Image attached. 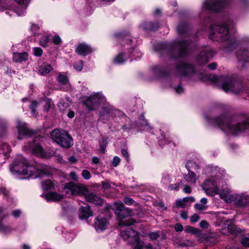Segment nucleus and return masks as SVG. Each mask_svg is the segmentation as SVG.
<instances>
[{
  "label": "nucleus",
  "mask_w": 249,
  "mask_h": 249,
  "mask_svg": "<svg viewBox=\"0 0 249 249\" xmlns=\"http://www.w3.org/2000/svg\"><path fill=\"white\" fill-rule=\"evenodd\" d=\"M10 171L13 174H22L25 176L24 178L26 179L31 177L36 178L39 177L52 175L50 169L46 167L36 169L34 166L28 165L26 159L21 156H18L13 163Z\"/></svg>",
  "instance_id": "obj_1"
},
{
  "label": "nucleus",
  "mask_w": 249,
  "mask_h": 249,
  "mask_svg": "<svg viewBox=\"0 0 249 249\" xmlns=\"http://www.w3.org/2000/svg\"><path fill=\"white\" fill-rule=\"evenodd\" d=\"M237 120L239 122L235 123L232 119L221 116L216 119L215 122L222 130L232 134H236L249 128V118L247 116L238 117Z\"/></svg>",
  "instance_id": "obj_2"
},
{
  "label": "nucleus",
  "mask_w": 249,
  "mask_h": 249,
  "mask_svg": "<svg viewBox=\"0 0 249 249\" xmlns=\"http://www.w3.org/2000/svg\"><path fill=\"white\" fill-rule=\"evenodd\" d=\"M215 83L223 82L222 88L225 91H231L235 94L242 93L244 91L242 83L239 81L233 80L230 78L224 79L223 77L214 75L210 78Z\"/></svg>",
  "instance_id": "obj_3"
},
{
  "label": "nucleus",
  "mask_w": 249,
  "mask_h": 249,
  "mask_svg": "<svg viewBox=\"0 0 249 249\" xmlns=\"http://www.w3.org/2000/svg\"><path fill=\"white\" fill-rule=\"evenodd\" d=\"M51 135L53 141L63 147L70 148L73 145L72 138L65 131L54 129Z\"/></svg>",
  "instance_id": "obj_4"
},
{
  "label": "nucleus",
  "mask_w": 249,
  "mask_h": 249,
  "mask_svg": "<svg viewBox=\"0 0 249 249\" xmlns=\"http://www.w3.org/2000/svg\"><path fill=\"white\" fill-rule=\"evenodd\" d=\"M210 38L217 41L227 40L229 37V30L226 24H217L211 27Z\"/></svg>",
  "instance_id": "obj_5"
},
{
  "label": "nucleus",
  "mask_w": 249,
  "mask_h": 249,
  "mask_svg": "<svg viewBox=\"0 0 249 249\" xmlns=\"http://www.w3.org/2000/svg\"><path fill=\"white\" fill-rule=\"evenodd\" d=\"M65 192L69 195H87L89 190L86 185L81 183H74L70 182L65 184Z\"/></svg>",
  "instance_id": "obj_6"
},
{
  "label": "nucleus",
  "mask_w": 249,
  "mask_h": 249,
  "mask_svg": "<svg viewBox=\"0 0 249 249\" xmlns=\"http://www.w3.org/2000/svg\"><path fill=\"white\" fill-rule=\"evenodd\" d=\"M106 100L101 93H96L90 95L84 102L85 105L89 110L96 109V108L104 105Z\"/></svg>",
  "instance_id": "obj_7"
},
{
  "label": "nucleus",
  "mask_w": 249,
  "mask_h": 249,
  "mask_svg": "<svg viewBox=\"0 0 249 249\" xmlns=\"http://www.w3.org/2000/svg\"><path fill=\"white\" fill-rule=\"evenodd\" d=\"M230 0H206L203 4V8L215 12L224 7Z\"/></svg>",
  "instance_id": "obj_8"
},
{
  "label": "nucleus",
  "mask_w": 249,
  "mask_h": 249,
  "mask_svg": "<svg viewBox=\"0 0 249 249\" xmlns=\"http://www.w3.org/2000/svg\"><path fill=\"white\" fill-rule=\"evenodd\" d=\"M219 186V180L211 178L205 181L203 185V188L207 195L213 196L218 193Z\"/></svg>",
  "instance_id": "obj_9"
},
{
  "label": "nucleus",
  "mask_w": 249,
  "mask_h": 249,
  "mask_svg": "<svg viewBox=\"0 0 249 249\" xmlns=\"http://www.w3.org/2000/svg\"><path fill=\"white\" fill-rule=\"evenodd\" d=\"M177 72L179 76H192L196 74L192 65L185 62H179L177 66Z\"/></svg>",
  "instance_id": "obj_10"
},
{
  "label": "nucleus",
  "mask_w": 249,
  "mask_h": 249,
  "mask_svg": "<svg viewBox=\"0 0 249 249\" xmlns=\"http://www.w3.org/2000/svg\"><path fill=\"white\" fill-rule=\"evenodd\" d=\"M220 197L228 203H231L236 201L237 198L242 197L238 194H233L229 188H225L222 190H219L218 193Z\"/></svg>",
  "instance_id": "obj_11"
},
{
  "label": "nucleus",
  "mask_w": 249,
  "mask_h": 249,
  "mask_svg": "<svg viewBox=\"0 0 249 249\" xmlns=\"http://www.w3.org/2000/svg\"><path fill=\"white\" fill-rule=\"evenodd\" d=\"M121 236L125 240L129 242H135L139 238L138 232L131 228L122 230L120 232Z\"/></svg>",
  "instance_id": "obj_12"
},
{
  "label": "nucleus",
  "mask_w": 249,
  "mask_h": 249,
  "mask_svg": "<svg viewBox=\"0 0 249 249\" xmlns=\"http://www.w3.org/2000/svg\"><path fill=\"white\" fill-rule=\"evenodd\" d=\"M114 206L116 210L119 211V215L122 218L132 214V210L128 208H125L122 203L116 202L114 203Z\"/></svg>",
  "instance_id": "obj_13"
},
{
  "label": "nucleus",
  "mask_w": 249,
  "mask_h": 249,
  "mask_svg": "<svg viewBox=\"0 0 249 249\" xmlns=\"http://www.w3.org/2000/svg\"><path fill=\"white\" fill-rule=\"evenodd\" d=\"M91 47L85 43L79 44L76 49L75 52L82 56H86L93 51Z\"/></svg>",
  "instance_id": "obj_14"
},
{
  "label": "nucleus",
  "mask_w": 249,
  "mask_h": 249,
  "mask_svg": "<svg viewBox=\"0 0 249 249\" xmlns=\"http://www.w3.org/2000/svg\"><path fill=\"white\" fill-rule=\"evenodd\" d=\"M86 199L87 201L92 202L95 205L103 206L104 204H106L104 200L101 196L93 193L88 194L86 196Z\"/></svg>",
  "instance_id": "obj_15"
},
{
  "label": "nucleus",
  "mask_w": 249,
  "mask_h": 249,
  "mask_svg": "<svg viewBox=\"0 0 249 249\" xmlns=\"http://www.w3.org/2000/svg\"><path fill=\"white\" fill-rule=\"evenodd\" d=\"M17 128L18 132V139L20 140L22 139L21 136H29L31 134V132L28 130L26 126V124L24 123L20 122L19 120H18Z\"/></svg>",
  "instance_id": "obj_16"
},
{
  "label": "nucleus",
  "mask_w": 249,
  "mask_h": 249,
  "mask_svg": "<svg viewBox=\"0 0 249 249\" xmlns=\"http://www.w3.org/2000/svg\"><path fill=\"white\" fill-rule=\"evenodd\" d=\"M107 220L106 218L98 217L96 218L94 227L98 232L103 231L107 228Z\"/></svg>",
  "instance_id": "obj_17"
},
{
  "label": "nucleus",
  "mask_w": 249,
  "mask_h": 249,
  "mask_svg": "<svg viewBox=\"0 0 249 249\" xmlns=\"http://www.w3.org/2000/svg\"><path fill=\"white\" fill-rule=\"evenodd\" d=\"M48 201H59L63 198V196L55 192H50L42 196Z\"/></svg>",
  "instance_id": "obj_18"
},
{
  "label": "nucleus",
  "mask_w": 249,
  "mask_h": 249,
  "mask_svg": "<svg viewBox=\"0 0 249 249\" xmlns=\"http://www.w3.org/2000/svg\"><path fill=\"white\" fill-rule=\"evenodd\" d=\"M31 149L33 152L36 156L43 158H48L47 154L43 150V148L40 144H34L32 146Z\"/></svg>",
  "instance_id": "obj_19"
},
{
  "label": "nucleus",
  "mask_w": 249,
  "mask_h": 249,
  "mask_svg": "<svg viewBox=\"0 0 249 249\" xmlns=\"http://www.w3.org/2000/svg\"><path fill=\"white\" fill-rule=\"evenodd\" d=\"M92 212L89 206L82 207L79 209V217L81 219H87L92 216Z\"/></svg>",
  "instance_id": "obj_20"
},
{
  "label": "nucleus",
  "mask_w": 249,
  "mask_h": 249,
  "mask_svg": "<svg viewBox=\"0 0 249 249\" xmlns=\"http://www.w3.org/2000/svg\"><path fill=\"white\" fill-rule=\"evenodd\" d=\"M10 147L7 143H2L0 145V159L5 160L10 152Z\"/></svg>",
  "instance_id": "obj_21"
},
{
  "label": "nucleus",
  "mask_w": 249,
  "mask_h": 249,
  "mask_svg": "<svg viewBox=\"0 0 249 249\" xmlns=\"http://www.w3.org/2000/svg\"><path fill=\"white\" fill-rule=\"evenodd\" d=\"M210 53H206V52H202L197 56L196 60L200 64H203L207 63L210 58L212 57Z\"/></svg>",
  "instance_id": "obj_22"
},
{
  "label": "nucleus",
  "mask_w": 249,
  "mask_h": 249,
  "mask_svg": "<svg viewBox=\"0 0 249 249\" xmlns=\"http://www.w3.org/2000/svg\"><path fill=\"white\" fill-rule=\"evenodd\" d=\"M28 58V55L26 53H14L13 55V60L15 62H21L26 61Z\"/></svg>",
  "instance_id": "obj_23"
},
{
  "label": "nucleus",
  "mask_w": 249,
  "mask_h": 249,
  "mask_svg": "<svg viewBox=\"0 0 249 249\" xmlns=\"http://www.w3.org/2000/svg\"><path fill=\"white\" fill-rule=\"evenodd\" d=\"M176 48L179 51L178 56H181L185 54L186 51L188 48V44L184 41H180L177 43Z\"/></svg>",
  "instance_id": "obj_24"
},
{
  "label": "nucleus",
  "mask_w": 249,
  "mask_h": 249,
  "mask_svg": "<svg viewBox=\"0 0 249 249\" xmlns=\"http://www.w3.org/2000/svg\"><path fill=\"white\" fill-rule=\"evenodd\" d=\"M52 66L47 63H43L39 67L38 72L42 75H45L53 70Z\"/></svg>",
  "instance_id": "obj_25"
},
{
  "label": "nucleus",
  "mask_w": 249,
  "mask_h": 249,
  "mask_svg": "<svg viewBox=\"0 0 249 249\" xmlns=\"http://www.w3.org/2000/svg\"><path fill=\"white\" fill-rule=\"evenodd\" d=\"M140 27L145 30H156L159 26L157 23H153L151 22H144L141 24Z\"/></svg>",
  "instance_id": "obj_26"
},
{
  "label": "nucleus",
  "mask_w": 249,
  "mask_h": 249,
  "mask_svg": "<svg viewBox=\"0 0 249 249\" xmlns=\"http://www.w3.org/2000/svg\"><path fill=\"white\" fill-rule=\"evenodd\" d=\"M184 178L188 182L195 183L198 177L193 172L188 171V174L184 176Z\"/></svg>",
  "instance_id": "obj_27"
},
{
  "label": "nucleus",
  "mask_w": 249,
  "mask_h": 249,
  "mask_svg": "<svg viewBox=\"0 0 249 249\" xmlns=\"http://www.w3.org/2000/svg\"><path fill=\"white\" fill-rule=\"evenodd\" d=\"M42 187L43 190H50L54 187V183L50 179L45 180L42 182Z\"/></svg>",
  "instance_id": "obj_28"
},
{
  "label": "nucleus",
  "mask_w": 249,
  "mask_h": 249,
  "mask_svg": "<svg viewBox=\"0 0 249 249\" xmlns=\"http://www.w3.org/2000/svg\"><path fill=\"white\" fill-rule=\"evenodd\" d=\"M57 80L61 84V85L66 86L67 88L70 87V84L69 83L68 77L64 75L60 74L57 78Z\"/></svg>",
  "instance_id": "obj_29"
},
{
  "label": "nucleus",
  "mask_w": 249,
  "mask_h": 249,
  "mask_svg": "<svg viewBox=\"0 0 249 249\" xmlns=\"http://www.w3.org/2000/svg\"><path fill=\"white\" fill-rule=\"evenodd\" d=\"M136 222L135 219L130 218L125 220H122L119 222L120 226H127L134 224Z\"/></svg>",
  "instance_id": "obj_30"
},
{
  "label": "nucleus",
  "mask_w": 249,
  "mask_h": 249,
  "mask_svg": "<svg viewBox=\"0 0 249 249\" xmlns=\"http://www.w3.org/2000/svg\"><path fill=\"white\" fill-rule=\"evenodd\" d=\"M227 223H230V224H225L224 228L227 229L229 233H234L235 231H237L236 226L234 224L231 223V221H228Z\"/></svg>",
  "instance_id": "obj_31"
},
{
  "label": "nucleus",
  "mask_w": 249,
  "mask_h": 249,
  "mask_svg": "<svg viewBox=\"0 0 249 249\" xmlns=\"http://www.w3.org/2000/svg\"><path fill=\"white\" fill-rule=\"evenodd\" d=\"M125 61V54L123 53H121L115 57V58L114 59L113 62L117 64H122Z\"/></svg>",
  "instance_id": "obj_32"
},
{
  "label": "nucleus",
  "mask_w": 249,
  "mask_h": 249,
  "mask_svg": "<svg viewBox=\"0 0 249 249\" xmlns=\"http://www.w3.org/2000/svg\"><path fill=\"white\" fill-rule=\"evenodd\" d=\"M11 230L12 229L9 226L5 225L2 222H0V232L7 234L11 232Z\"/></svg>",
  "instance_id": "obj_33"
},
{
  "label": "nucleus",
  "mask_w": 249,
  "mask_h": 249,
  "mask_svg": "<svg viewBox=\"0 0 249 249\" xmlns=\"http://www.w3.org/2000/svg\"><path fill=\"white\" fill-rule=\"evenodd\" d=\"M186 167L187 168L188 171H190L191 169L196 170L200 168L199 166L192 160H189L187 162L186 165Z\"/></svg>",
  "instance_id": "obj_34"
},
{
  "label": "nucleus",
  "mask_w": 249,
  "mask_h": 249,
  "mask_svg": "<svg viewBox=\"0 0 249 249\" xmlns=\"http://www.w3.org/2000/svg\"><path fill=\"white\" fill-rule=\"evenodd\" d=\"M185 231L186 232L191 233L194 234H199L200 231L196 228L190 226H188L185 227Z\"/></svg>",
  "instance_id": "obj_35"
},
{
  "label": "nucleus",
  "mask_w": 249,
  "mask_h": 249,
  "mask_svg": "<svg viewBox=\"0 0 249 249\" xmlns=\"http://www.w3.org/2000/svg\"><path fill=\"white\" fill-rule=\"evenodd\" d=\"M58 107L61 111H64L69 107V103L68 102L61 100L59 102Z\"/></svg>",
  "instance_id": "obj_36"
},
{
  "label": "nucleus",
  "mask_w": 249,
  "mask_h": 249,
  "mask_svg": "<svg viewBox=\"0 0 249 249\" xmlns=\"http://www.w3.org/2000/svg\"><path fill=\"white\" fill-rule=\"evenodd\" d=\"M134 249H146V248H144V243L141 241L138 238L134 242Z\"/></svg>",
  "instance_id": "obj_37"
},
{
  "label": "nucleus",
  "mask_w": 249,
  "mask_h": 249,
  "mask_svg": "<svg viewBox=\"0 0 249 249\" xmlns=\"http://www.w3.org/2000/svg\"><path fill=\"white\" fill-rule=\"evenodd\" d=\"M49 40V36L48 35L43 36L40 40V44L42 47H46Z\"/></svg>",
  "instance_id": "obj_38"
},
{
  "label": "nucleus",
  "mask_w": 249,
  "mask_h": 249,
  "mask_svg": "<svg viewBox=\"0 0 249 249\" xmlns=\"http://www.w3.org/2000/svg\"><path fill=\"white\" fill-rule=\"evenodd\" d=\"M240 196H242V197H239L237 198L236 201H233V202H235L236 203H238L239 204H245L247 202V198L246 196L244 195H239Z\"/></svg>",
  "instance_id": "obj_39"
},
{
  "label": "nucleus",
  "mask_w": 249,
  "mask_h": 249,
  "mask_svg": "<svg viewBox=\"0 0 249 249\" xmlns=\"http://www.w3.org/2000/svg\"><path fill=\"white\" fill-rule=\"evenodd\" d=\"M148 236L151 240H156L160 237V233L159 231L150 232L149 233Z\"/></svg>",
  "instance_id": "obj_40"
},
{
  "label": "nucleus",
  "mask_w": 249,
  "mask_h": 249,
  "mask_svg": "<svg viewBox=\"0 0 249 249\" xmlns=\"http://www.w3.org/2000/svg\"><path fill=\"white\" fill-rule=\"evenodd\" d=\"M52 42L54 44L58 45L62 43V40L59 36L55 35L52 38Z\"/></svg>",
  "instance_id": "obj_41"
},
{
  "label": "nucleus",
  "mask_w": 249,
  "mask_h": 249,
  "mask_svg": "<svg viewBox=\"0 0 249 249\" xmlns=\"http://www.w3.org/2000/svg\"><path fill=\"white\" fill-rule=\"evenodd\" d=\"M83 61L80 60L75 63L74 67L75 69L77 71H81L83 69Z\"/></svg>",
  "instance_id": "obj_42"
},
{
  "label": "nucleus",
  "mask_w": 249,
  "mask_h": 249,
  "mask_svg": "<svg viewBox=\"0 0 249 249\" xmlns=\"http://www.w3.org/2000/svg\"><path fill=\"white\" fill-rule=\"evenodd\" d=\"M195 208L198 211H202L206 210L207 206L202 204L196 203L195 205Z\"/></svg>",
  "instance_id": "obj_43"
},
{
  "label": "nucleus",
  "mask_w": 249,
  "mask_h": 249,
  "mask_svg": "<svg viewBox=\"0 0 249 249\" xmlns=\"http://www.w3.org/2000/svg\"><path fill=\"white\" fill-rule=\"evenodd\" d=\"M82 177L86 179V180H88L90 178H91V175H90V172L87 170H84L83 171H82Z\"/></svg>",
  "instance_id": "obj_44"
},
{
  "label": "nucleus",
  "mask_w": 249,
  "mask_h": 249,
  "mask_svg": "<svg viewBox=\"0 0 249 249\" xmlns=\"http://www.w3.org/2000/svg\"><path fill=\"white\" fill-rule=\"evenodd\" d=\"M33 53L36 56H40L42 55L43 51L40 48H34Z\"/></svg>",
  "instance_id": "obj_45"
},
{
  "label": "nucleus",
  "mask_w": 249,
  "mask_h": 249,
  "mask_svg": "<svg viewBox=\"0 0 249 249\" xmlns=\"http://www.w3.org/2000/svg\"><path fill=\"white\" fill-rule=\"evenodd\" d=\"M242 245L246 248H249V237H244L241 240Z\"/></svg>",
  "instance_id": "obj_46"
},
{
  "label": "nucleus",
  "mask_w": 249,
  "mask_h": 249,
  "mask_svg": "<svg viewBox=\"0 0 249 249\" xmlns=\"http://www.w3.org/2000/svg\"><path fill=\"white\" fill-rule=\"evenodd\" d=\"M176 205L178 207L184 208L186 206V203L184 199H179L176 201Z\"/></svg>",
  "instance_id": "obj_47"
},
{
  "label": "nucleus",
  "mask_w": 249,
  "mask_h": 249,
  "mask_svg": "<svg viewBox=\"0 0 249 249\" xmlns=\"http://www.w3.org/2000/svg\"><path fill=\"white\" fill-rule=\"evenodd\" d=\"M200 219L199 215L196 213L193 214L190 217V221L192 223H196Z\"/></svg>",
  "instance_id": "obj_48"
},
{
  "label": "nucleus",
  "mask_w": 249,
  "mask_h": 249,
  "mask_svg": "<svg viewBox=\"0 0 249 249\" xmlns=\"http://www.w3.org/2000/svg\"><path fill=\"white\" fill-rule=\"evenodd\" d=\"M107 145V142L106 141H103L102 143H100V148L99 150L101 153H104L106 150V147Z\"/></svg>",
  "instance_id": "obj_49"
},
{
  "label": "nucleus",
  "mask_w": 249,
  "mask_h": 249,
  "mask_svg": "<svg viewBox=\"0 0 249 249\" xmlns=\"http://www.w3.org/2000/svg\"><path fill=\"white\" fill-rule=\"evenodd\" d=\"M121 161L120 158L117 156L114 157L112 163L114 167H116L119 165Z\"/></svg>",
  "instance_id": "obj_50"
},
{
  "label": "nucleus",
  "mask_w": 249,
  "mask_h": 249,
  "mask_svg": "<svg viewBox=\"0 0 249 249\" xmlns=\"http://www.w3.org/2000/svg\"><path fill=\"white\" fill-rule=\"evenodd\" d=\"M38 104L36 101H33L31 103L30 105V108L32 111V113L33 114H35V111H36V107H37Z\"/></svg>",
  "instance_id": "obj_51"
},
{
  "label": "nucleus",
  "mask_w": 249,
  "mask_h": 249,
  "mask_svg": "<svg viewBox=\"0 0 249 249\" xmlns=\"http://www.w3.org/2000/svg\"><path fill=\"white\" fill-rule=\"evenodd\" d=\"M175 230L177 232L182 231L183 230V226L180 223H177L175 225Z\"/></svg>",
  "instance_id": "obj_52"
},
{
  "label": "nucleus",
  "mask_w": 249,
  "mask_h": 249,
  "mask_svg": "<svg viewBox=\"0 0 249 249\" xmlns=\"http://www.w3.org/2000/svg\"><path fill=\"white\" fill-rule=\"evenodd\" d=\"M124 201L126 205H128L133 204L134 202V201L131 198L128 197H124Z\"/></svg>",
  "instance_id": "obj_53"
},
{
  "label": "nucleus",
  "mask_w": 249,
  "mask_h": 249,
  "mask_svg": "<svg viewBox=\"0 0 249 249\" xmlns=\"http://www.w3.org/2000/svg\"><path fill=\"white\" fill-rule=\"evenodd\" d=\"M199 225L203 229H208L209 223L206 220H202L200 222Z\"/></svg>",
  "instance_id": "obj_54"
},
{
  "label": "nucleus",
  "mask_w": 249,
  "mask_h": 249,
  "mask_svg": "<svg viewBox=\"0 0 249 249\" xmlns=\"http://www.w3.org/2000/svg\"><path fill=\"white\" fill-rule=\"evenodd\" d=\"M183 191L185 193L190 194L192 192V189L189 186L185 185L184 186Z\"/></svg>",
  "instance_id": "obj_55"
},
{
  "label": "nucleus",
  "mask_w": 249,
  "mask_h": 249,
  "mask_svg": "<svg viewBox=\"0 0 249 249\" xmlns=\"http://www.w3.org/2000/svg\"><path fill=\"white\" fill-rule=\"evenodd\" d=\"M4 211V209L2 207H0V219L3 220L8 216V213H5L1 214Z\"/></svg>",
  "instance_id": "obj_56"
},
{
  "label": "nucleus",
  "mask_w": 249,
  "mask_h": 249,
  "mask_svg": "<svg viewBox=\"0 0 249 249\" xmlns=\"http://www.w3.org/2000/svg\"><path fill=\"white\" fill-rule=\"evenodd\" d=\"M70 175L72 180L74 181L78 180V176L74 172H71Z\"/></svg>",
  "instance_id": "obj_57"
},
{
  "label": "nucleus",
  "mask_w": 249,
  "mask_h": 249,
  "mask_svg": "<svg viewBox=\"0 0 249 249\" xmlns=\"http://www.w3.org/2000/svg\"><path fill=\"white\" fill-rule=\"evenodd\" d=\"M21 213V212L19 210H15L12 212L13 215L16 218L19 217Z\"/></svg>",
  "instance_id": "obj_58"
},
{
  "label": "nucleus",
  "mask_w": 249,
  "mask_h": 249,
  "mask_svg": "<svg viewBox=\"0 0 249 249\" xmlns=\"http://www.w3.org/2000/svg\"><path fill=\"white\" fill-rule=\"evenodd\" d=\"M51 107V101L50 100L46 101L44 105V109L48 111Z\"/></svg>",
  "instance_id": "obj_59"
},
{
  "label": "nucleus",
  "mask_w": 249,
  "mask_h": 249,
  "mask_svg": "<svg viewBox=\"0 0 249 249\" xmlns=\"http://www.w3.org/2000/svg\"><path fill=\"white\" fill-rule=\"evenodd\" d=\"M175 90L176 92L178 94H181L184 92L183 89L180 86L175 88Z\"/></svg>",
  "instance_id": "obj_60"
},
{
  "label": "nucleus",
  "mask_w": 249,
  "mask_h": 249,
  "mask_svg": "<svg viewBox=\"0 0 249 249\" xmlns=\"http://www.w3.org/2000/svg\"><path fill=\"white\" fill-rule=\"evenodd\" d=\"M184 201L187 203V202H193L195 201V198L193 196L186 197L183 198Z\"/></svg>",
  "instance_id": "obj_61"
},
{
  "label": "nucleus",
  "mask_w": 249,
  "mask_h": 249,
  "mask_svg": "<svg viewBox=\"0 0 249 249\" xmlns=\"http://www.w3.org/2000/svg\"><path fill=\"white\" fill-rule=\"evenodd\" d=\"M179 187V183H176L174 184L170 185L169 186V189L171 190H178Z\"/></svg>",
  "instance_id": "obj_62"
},
{
  "label": "nucleus",
  "mask_w": 249,
  "mask_h": 249,
  "mask_svg": "<svg viewBox=\"0 0 249 249\" xmlns=\"http://www.w3.org/2000/svg\"><path fill=\"white\" fill-rule=\"evenodd\" d=\"M39 27L36 24H33L31 26V30L35 34H37L36 31L39 29Z\"/></svg>",
  "instance_id": "obj_63"
},
{
  "label": "nucleus",
  "mask_w": 249,
  "mask_h": 249,
  "mask_svg": "<svg viewBox=\"0 0 249 249\" xmlns=\"http://www.w3.org/2000/svg\"><path fill=\"white\" fill-rule=\"evenodd\" d=\"M180 216L182 218L186 220L188 218V213L186 211H182L181 212Z\"/></svg>",
  "instance_id": "obj_64"
}]
</instances>
